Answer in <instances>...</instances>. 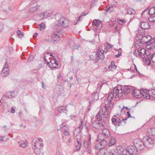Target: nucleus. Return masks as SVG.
<instances>
[{
	"label": "nucleus",
	"instance_id": "27",
	"mask_svg": "<svg viewBox=\"0 0 155 155\" xmlns=\"http://www.w3.org/2000/svg\"><path fill=\"white\" fill-rule=\"evenodd\" d=\"M96 52H94L90 56L91 60L94 61H98L99 60V58H97Z\"/></svg>",
	"mask_w": 155,
	"mask_h": 155
},
{
	"label": "nucleus",
	"instance_id": "22",
	"mask_svg": "<svg viewBox=\"0 0 155 155\" xmlns=\"http://www.w3.org/2000/svg\"><path fill=\"white\" fill-rule=\"evenodd\" d=\"M102 148L99 149H96L97 150H100L97 153V155H105L106 154L107 149L105 148Z\"/></svg>",
	"mask_w": 155,
	"mask_h": 155
},
{
	"label": "nucleus",
	"instance_id": "15",
	"mask_svg": "<svg viewBox=\"0 0 155 155\" xmlns=\"http://www.w3.org/2000/svg\"><path fill=\"white\" fill-rule=\"evenodd\" d=\"M146 91L147 93H146V96L147 97H146V98L149 99L150 97L155 98V89H152L148 91L146 89Z\"/></svg>",
	"mask_w": 155,
	"mask_h": 155
},
{
	"label": "nucleus",
	"instance_id": "8",
	"mask_svg": "<svg viewBox=\"0 0 155 155\" xmlns=\"http://www.w3.org/2000/svg\"><path fill=\"white\" fill-rule=\"evenodd\" d=\"M114 96L116 94V96H117V97H121L123 94L122 87H115L114 88L113 92V93Z\"/></svg>",
	"mask_w": 155,
	"mask_h": 155
},
{
	"label": "nucleus",
	"instance_id": "56",
	"mask_svg": "<svg viewBox=\"0 0 155 155\" xmlns=\"http://www.w3.org/2000/svg\"><path fill=\"white\" fill-rule=\"evenodd\" d=\"M33 56L31 55L30 56L28 59V62H30L32 60H33Z\"/></svg>",
	"mask_w": 155,
	"mask_h": 155
},
{
	"label": "nucleus",
	"instance_id": "29",
	"mask_svg": "<svg viewBox=\"0 0 155 155\" xmlns=\"http://www.w3.org/2000/svg\"><path fill=\"white\" fill-rule=\"evenodd\" d=\"M116 143V140L113 137H111L109 141L108 146L109 147L114 145Z\"/></svg>",
	"mask_w": 155,
	"mask_h": 155
},
{
	"label": "nucleus",
	"instance_id": "16",
	"mask_svg": "<svg viewBox=\"0 0 155 155\" xmlns=\"http://www.w3.org/2000/svg\"><path fill=\"white\" fill-rule=\"evenodd\" d=\"M130 87L129 86H124L122 87L123 94L125 95H127L132 90L130 88Z\"/></svg>",
	"mask_w": 155,
	"mask_h": 155
},
{
	"label": "nucleus",
	"instance_id": "31",
	"mask_svg": "<svg viewBox=\"0 0 155 155\" xmlns=\"http://www.w3.org/2000/svg\"><path fill=\"white\" fill-rule=\"evenodd\" d=\"M79 129L77 128L74 131L73 134L74 136L77 137L81 135V132L82 130Z\"/></svg>",
	"mask_w": 155,
	"mask_h": 155
},
{
	"label": "nucleus",
	"instance_id": "24",
	"mask_svg": "<svg viewBox=\"0 0 155 155\" xmlns=\"http://www.w3.org/2000/svg\"><path fill=\"white\" fill-rule=\"evenodd\" d=\"M143 142L138 139H135L133 142V143L135 147L137 149L138 147H139V145L140 144H142Z\"/></svg>",
	"mask_w": 155,
	"mask_h": 155
},
{
	"label": "nucleus",
	"instance_id": "3",
	"mask_svg": "<svg viewBox=\"0 0 155 155\" xmlns=\"http://www.w3.org/2000/svg\"><path fill=\"white\" fill-rule=\"evenodd\" d=\"M97 141L98 142L95 146L96 149L104 148L107 144V142L105 140L104 136L102 134H98Z\"/></svg>",
	"mask_w": 155,
	"mask_h": 155
},
{
	"label": "nucleus",
	"instance_id": "52",
	"mask_svg": "<svg viewBox=\"0 0 155 155\" xmlns=\"http://www.w3.org/2000/svg\"><path fill=\"white\" fill-rule=\"evenodd\" d=\"M50 54V55L51 56H52V55L51 54H50L49 52H48L47 53H45L44 58L45 60L46 61H47V59H46V58L47 56V55L48 54Z\"/></svg>",
	"mask_w": 155,
	"mask_h": 155
},
{
	"label": "nucleus",
	"instance_id": "47",
	"mask_svg": "<svg viewBox=\"0 0 155 155\" xmlns=\"http://www.w3.org/2000/svg\"><path fill=\"white\" fill-rule=\"evenodd\" d=\"M62 130H64V134L66 136L68 135L69 134V133L68 130L67 128L66 129H65L62 128Z\"/></svg>",
	"mask_w": 155,
	"mask_h": 155
},
{
	"label": "nucleus",
	"instance_id": "32",
	"mask_svg": "<svg viewBox=\"0 0 155 155\" xmlns=\"http://www.w3.org/2000/svg\"><path fill=\"white\" fill-rule=\"evenodd\" d=\"M91 97L93 101H97L98 99V94L96 92L92 94Z\"/></svg>",
	"mask_w": 155,
	"mask_h": 155
},
{
	"label": "nucleus",
	"instance_id": "13",
	"mask_svg": "<svg viewBox=\"0 0 155 155\" xmlns=\"http://www.w3.org/2000/svg\"><path fill=\"white\" fill-rule=\"evenodd\" d=\"M8 64L7 62H5V65L1 72V74L3 77H5L8 75L9 69L8 68Z\"/></svg>",
	"mask_w": 155,
	"mask_h": 155
},
{
	"label": "nucleus",
	"instance_id": "45",
	"mask_svg": "<svg viewBox=\"0 0 155 155\" xmlns=\"http://www.w3.org/2000/svg\"><path fill=\"white\" fill-rule=\"evenodd\" d=\"M148 20L151 22H155V15L151 16L148 18Z\"/></svg>",
	"mask_w": 155,
	"mask_h": 155
},
{
	"label": "nucleus",
	"instance_id": "10",
	"mask_svg": "<svg viewBox=\"0 0 155 155\" xmlns=\"http://www.w3.org/2000/svg\"><path fill=\"white\" fill-rule=\"evenodd\" d=\"M52 13V11L51 10H47L40 13L39 15L41 19H43L50 16Z\"/></svg>",
	"mask_w": 155,
	"mask_h": 155
},
{
	"label": "nucleus",
	"instance_id": "54",
	"mask_svg": "<svg viewBox=\"0 0 155 155\" xmlns=\"http://www.w3.org/2000/svg\"><path fill=\"white\" fill-rule=\"evenodd\" d=\"M87 14H85V13L84 12H83L81 13V15H80L79 17V19H78L77 20V21H78L80 19L82 16H85Z\"/></svg>",
	"mask_w": 155,
	"mask_h": 155
},
{
	"label": "nucleus",
	"instance_id": "1",
	"mask_svg": "<svg viewBox=\"0 0 155 155\" xmlns=\"http://www.w3.org/2000/svg\"><path fill=\"white\" fill-rule=\"evenodd\" d=\"M55 18L57 21V24H56V32H54L51 35L52 40L54 41L59 40L61 35H63L64 34V31L62 29H60V27H67L69 25V21L63 16L60 14L58 13L55 15Z\"/></svg>",
	"mask_w": 155,
	"mask_h": 155
},
{
	"label": "nucleus",
	"instance_id": "53",
	"mask_svg": "<svg viewBox=\"0 0 155 155\" xmlns=\"http://www.w3.org/2000/svg\"><path fill=\"white\" fill-rule=\"evenodd\" d=\"M115 5H112V6H111L110 7H109V8L108 9L107 11H108V12L112 11L113 10L112 9V8H115Z\"/></svg>",
	"mask_w": 155,
	"mask_h": 155
},
{
	"label": "nucleus",
	"instance_id": "20",
	"mask_svg": "<svg viewBox=\"0 0 155 155\" xmlns=\"http://www.w3.org/2000/svg\"><path fill=\"white\" fill-rule=\"evenodd\" d=\"M104 51L103 50H101L96 53L97 57L99 58V60L100 59L104 60Z\"/></svg>",
	"mask_w": 155,
	"mask_h": 155
},
{
	"label": "nucleus",
	"instance_id": "12",
	"mask_svg": "<svg viewBox=\"0 0 155 155\" xmlns=\"http://www.w3.org/2000/svg\"><path fill=\"white\" fill-rule=\"evenodd\" d=\"M43 8L41 5H36L29 9V12L31 14L40 11Z\"/></svg>",
	"mask_w": 155,
	"mask_h": 155
},
{
	"label": "nucleus",
	"instance_id": "28",
	"mask_svg": "<svg viewBox=\"0 0 155 155\" xmlns=\"http://www.w3.org/2000/svg\"><path fill=\"white\" fill-rule=\"evenodd\" d=\"M18 144L19 146L21 147L22 148H25L27 146L28 142L27 141L19 142Z\"/></svg>",
	"mask_w": 155,
	"mask_h": 155
},
{
	"label": "nucleus",
	"instance_id": "11",
	"mask_svg": "<svg viewBox=\"0 0 155 155\" xmlns=\"http://www.w3.org/2000/svg\"><path fill=\"white\" fill-rule=\"evenodd\" d=\"M133 146H130L128 147L126 149L131 155H137L138 151Z\"/></svg>",
	"mask_w": 155,
	"mask_h": 155
},
{
	"label": "nucleus",
	"instance_id": "21",
	"mask_svg": "<svg viewBox=\"0 0 155 155\" xmlns=\"http://www.w3.org/2000/svg\"><path fill=\"white\" fill-rule=\"evenodd\" d=\"M58 111L60 113H64L67 114V111L66 106H61L58 107Z\"/></svg>",
	"mask_w": 155,
	"mask_h": 155
},
{
	"label": "nucleus",
	"instance_id": "60",
	"mask_svg": "<svg viewBox=\"0 0 155 155\" xmlns=\"http://www.w3.org/2000/svg\"><path fill=\"white\" fill-rule=\"evenodd\" d=\"M121 51H119L118 52V54H117L115 55V57L116 58H118L121 55Z\"/></svg>",
	"mask_w": 155,
	"mask_h": 155
},
{
	"label": "nucleus",
	"instance_id": "62",
	"mask_svg": "<svg viewBox=\"0 0 155 155\" xmlns=\"http://www.w3.org/2000/svg\"><path fill=\"white\" fill-rule=\"evenodd\" d=\"M98 29H101L102 27V25L101 24V22L100 24H99V25H98V26H96Z\"/></svg>",
	"mask_w": 155,
	"mask_h": 155
},
{
	"label": "nucleus",
	"instance_id": "57",
	"mask_svg": "<svg viewBox=\"0 0 155 155\" xmlns=\"http://www.w3.org/2000/svg\"><path fill=\"white\" fill-rule=\"evenodd\" d=\"M120 25H117L116 26L115 28V29L116 30H120L121 27L120 26Z\"/></svg>",
	"mask_w": 155,
	"mask_h": 155
},
{
	"label": "nucleus",
	"instance_id": "51",
	"mask_svg": "<svg viewBox=\"0 0 155 155\" xmlns=\"http://www.w3.org/2000/svg\"><path fill=\"white\" fill-rule=\"evenodd\" d=\"M119 25H122L123 23L126 22V21L124 19H121L119 20L118 21Z\"/></svg>",
	"mask_w": 155,
	"mask_h": 155
},
{
	"label": "nucleus",
	"instance_id": "14",
	"mask_svg": "<svg viewBox=\"0 0 155 155\" xmlns=\"http://www.w3.org/2000/svg\"><path fill=\"white\" fill-rule=\"evenodd\" d=\"M143 140L146 146L153 145L154 144V140L148 136H146L143 137Z\"/></svg>",
	"mask_w": 155,
	"mask_h": 155
},
{
	"label": "nucleus",
	"instance_id": "25",
	"mask_svg": "<svg viewBox=\"0 0 155 155\" xmlns=\"http://www.w3.org/2000/svg\"><path fill=\"white\" fill-rule=\"evenodd\" d=\"M106 154L107 155H117V153L115 149H107Z\"/></svg>",
	"mask_w": 155,
	"mask_h": 155
},
{
	"label": "nucleus",
	"instance_id": "58",
	"mask_svg": "<svg viewBox=\"0 0 155 155\" xmlns=\"http://www.w3.org/2000/svg\"><path fill=\"white\" fill-rule=\"evenodd\" d=\"M127 114L128 116V117H127L125 119H122V121L126 120L128 118H129L130 117V114L129 111H128L127 112Z\"/></svg>",
	"mask_w": 155,
	"mask_h": 155
},
{
	"label": "nucleus",
	"instance_id": "6",
	"mask_svg": "<svg viewBox=\"0 0 155 155\" xmlns=\"http://www.w3.org/2000/svg\"><path fill=\"white\" fill-rule=\"evenodd\" d=\"M114 98V94L112 92H110L108 95V97L105 98L104 103L105 104L104 107H108V108H110V105L112 104V101Z\"/></svg>",
	"mask_w": 155,
	"mask_h": 155
},
{
	"label": "nucleus",
	"instance_id": "2",
	"mask_svg": "<svg viewBox=\"0 0 155 155\" xmlns=\"http://www.w3.org/2000/svg\"><path fill=\"white\" fill-rule=\"evenodd\" d=\"M32 148L36 154H39L44 145L42 139L41 138H35L32 143Z\"/></svg>",
	"mask_w": 155,
	"mask_h": 155
},
{
	"label": "nucleus",
	"instance_id": "4",
	"mask_svg": "<svg viewBox=\"0 0 155 155\" xmlns=\"http://www.w3.org/2000/svg\"><path fill=\"white\" fill-rule=\"evenodd\" d=\"M146 91H147L146 89L135 90L132 92V95L134 97L138 98H140L142 97L146 98L147 97L146 96V93H147Z\"/></svg>",
	"mask_w": 155,
	"mask_h": 155
},
{
	"label": "nucleus",
	"instance_id": "19",
	"mask_svg": "<svg viewBox=\"0 0 155 155\" xmlns=\"http://www.w3.org/2000/svg\"><path fill=\"white\" fill-rule=\"evenodd\" d=\"M140 51V52L139 50H135L133 52L134 55L135 56L137 57H140L141 56L142 58H143V57H142V54H143L142 53V52H141V51H143L144 52H145V50H144V49H141Z\"/></svg>",
	"mask_w": 155,
	"mask_h": 155
},
{
	"label": "nucleus",
	"instance_id": "33",
	"mask_svg": "<svg viewBox=\"0 0 155 155\" xmlns=\"http://www.w3.org/2000/svg\"><path fill=\"white\" fill-rule=\"evenodd\" d=\"M149 13L150 15L151 16L155 15V7H152L150 8L149 10Z\"/></svg>",
	"mask_w": 155,
	"mask_h": 155
},
{
	"label": "nucleus",
	"instance_id": "5",
	"mask_svg": "<svg viewBox=\"0 0 155 155\" xmlns=\"http://www.w3.org/2000/svg\"><path fill=\"white\" fill-rule=\"evenodd\" d=\"M107 123L105 120H103L102 121L95 120L91 124L92 126L96 129H102L105 127L106 124Z\"/></svg>",
	"mask_w": 155,
	"mask_h": 155
},
{
	"label": "nucleus",
	"instance_id": "46",
	"mask_svg": "<svg viewBox=\"0 0 155 155\" xmlns=\"http://www.w3.org/2000/svg\"><path fill=\"white\" fill-rule=\"evenodd\" d=\"M152 41H151L149 45L150 46V48L152 49H155V42H154V40H152Z\"/></svg>",
	"mask_w": 155,
	"mask_h": 155
},
{
	"label": "nucleus",
	"instance_id": "7",
	"mask_svg": "<svg viewBox=\"0 0 155 155\" xmlns=\"http://www.w3.org/2000/svg\"><path fill=\"white\" fill-rule=\"evenodd\" d=\"M91 138L90 136L84 141V146L87 150V152L90 153L91 152L92 149L91 143Z\"/></svg>",
	"mask_w": 155,
	"mask_h": 155
},
{
	"label": "nucleus",
	"instance_id": "41",
	"mask_svg": "<svg viewBox=\"0 0 155 155\" xmlns=\"http://www.w3.org/2000/svg\"><path fill=\"white\" fill-rule=\"evenodd\" d=\"M121 120L120 119H117L115 123H114V124L116 127L119 126L121 125Z\"/></svg>",
	"mask_w": 155,
	"mask_h": 155
},
{
	"label": "nucleus",
	"instance_id": "50",
	"mask_svg": "<svg viewBox=\"0 0 155 155\" xmlns=\"http://www.w3.org/2000/svg\"><path fill=\"white\" fill-rule=\"evenodd\" d=\"M17 33L20 37L21 38L23 37V35L22 34L21 31L20 30H17Z\"/></svg>",
	"mask_w": 155,
	"mask_h": 155
},
{
	"label": "nucleus",
	"instance_id": "55",
	"mask_svg": "<svg viewBox=\"0 0 155 155\" xmlns=\"http://www.w3.org/2000/svg\"><path fill=\"white\" fill-rule=\"evenodd\" d=\"M56 155H62V154L60 150L58 149L56 151Z\"/></svg>",
	"mask_w": 155,
	"mask_h": 155
},
{
	"label": "nucleus",
	"instance_id": "40",
	"mask_svg": "<svg viewBox=\"0 0 155 155\" xmlns=\"http://www.w3.org/2000/svg\"><path fill=\"white\" fill-rule=\"evenodd\" d=\"M101 114L100 113V112H99L96 115L95 118L97 120L100 121L102 120V118L101 115L102 114Z\"/></svg>",
	"mask_w": 155,
	"mask_h": 155
},
{
	"label": "nucleus",
	"instance_id": "30",
	"mask_svg": "<svg viewBox=\"0 0 155 155\" xmlns=\"http://www.w3.org/2000/svg\"><path fill=\"white\" fill-rule=\"evenodd\" d=\"M116 66L114 64V62L112 61L111 62V64L109 65L108 68L110 70L114 71L116 69Z\"/></svg>",
	"mask_w": 155,
	"mask_h": 155
},
{
	"label": "nucleus",
	"instance_id": "64",
	"mask_svg": "<svg viewBox=\"0 0 155 155\" xmlns=\"http://www.w3.org/2000/svg\"><path fill=\"white\" fill-rule=\"evenodd\" d=\"M11 111L13 113H14L15 112V109H14L13 107H12L11 108Z\"/></svg>",
	"mask_w": 155,
	"mask_h": 155
},
{
	"label": "nucleus",
	"instance_id": "44",
	"mask_svg": "<svg viewBox=\"0 0 155 155\" xmlns=\"http://www.w3.org/2000/svg\"><path fill=\"white\" fill-rule=\"evenodd\" d=\"M45 25L44 23H42L38 25V28L40 30H43L45 29Z\"/></svg>",
	"mask_w": 155,
	"mask_h": 155
},
{
	"label": "nucleus",
	"instance_id": "23",
	"mask_svg": "<svg viewBox=\"0 0 155 155\" xmlns=\"http://www.w3.org/2000/svg\"><path fill=\"white\" fill-rule=\"evenodd\" d=\"M147 134L150 136H154L155 135V128H148L147 131Z\"/></svg>",
	"mask_w": 155,
	"mask_h": 155
},
{
	"label": "nucleus",
	"instance_id": "59",
	"mask_svg": "<svg viewBox=\"0 0 155 155\" xmlns=\"http://www.w3.org/2000/svg\"><path fill=\"white\" fill-rule=\"evenodd\" d=\"M4 25L2 23H0V32L2 30V29L3 28Z\"/></svg>",
	"mask_w": 155,
	"mask_h": 155
},
{
	"label": "nucleus",
	"instance_id": "49",
	"mask_svg": "<svg viewBox=\"0 0 155 155\" xmlns=\"http://www.w3.org/2000/svg\"><path fill=\"white\" fill-rule=\"evenodd\" d=\"M80 121L81 122V124H80L79 127H77V128H79V129L82 130L83 128L82 126V119H80Z\"/></svg>",
	"mask_w": 155,
	"mask_h": 155
},
{
	"label": "nucleus",
	"instance_id": "61",
	"mask_svg": "<svg viewBox=\"0 0 155 155\" xmlns=\"http://www.w3.org/2000/svg\"><path fill=\"white\" fill-rule=\"evenodd\" d=\"M117 120V119L115 118H112L111 119V121H112V123L114 124V123H115L116 121Z\"/></svg>",
	"mask_w": 155,
	"mask_h": 155
},
{
	"label": "nucleus",
	"instance_id": "63",
	"mask_svg": "<svg viewBox=\"0 0 155 155\" xmlns=\"http://www.w3.org/2000/svg\"><path fill=\"white\" fill-rule=\"evenodd\" d=\"M8 50H9V51L10 52L9 53H12V48L11 47H9L8 48Z\"/></svg>",
	"mask_w": 155,
	"mask_h": 155
},
{
	"label": "nucleus",
	"instance_id": "9",
	"mask_svg": "<svg viewBox=\"0 0 155 155\" xmlns=\"http://www.w3.org/2000/svg\"><path fill=\"white\" fill-rule=\"evenodd\" d=\"M111 108H108V107L104 106L102 108V113L101 114L104 117L106 122H108V118L109 117V111H110Z\"/></svg>",
	"mask_w": 155,
	"mask_h": 155
},
{
	"label": "nucleus",
	"instance_id": "43",
	"mask_svg": "<svg viewBox=\"0 0 155 155\" xmlns=\"http://www.w3.org/2000/svg\"><path fill=\"white\" fill-rule=\"evenodd\" d=\"M8 139L9 137L8 136H0V141H5L8 140Z\"/></svg>",
	"mask_w": 155,
	"mask_h": 155
},
{
	"label": "nucleus",
	"instance_id": "35",
	"mask_svg": "<svg viewBox=\"0 0 155 155\" xmlns=\"http://www.w3.org/2000/svg\"><path fill=\"white\" fill-rule=\"evenodd\" d=\"M147 56L148 59L150 60H151L153 62H155V53L152 54H150V57H149L148 55H147Z\"/></svg>",
	"mask_w": 155,
	"mask_h": 155
},
{
	"label": "nucleus",
	"instance_id": "34",
	"mask_svg": "<svg viewBox=\"0 0 155 155\" xmlns=\"http://www.w3.org/2000/svg\"><path fill=\"white\" fill-rule=\"evenodd\" d=\"M77 141L78 144L76 145V148L77 150H80L81 147V143L80 139L78 138Z\"/></svg>",
	"mask_w": 155,
	"mask_h": 155
},
{
	"label": "nucleus",
	"instance_id": "18",
	"mask_svg": "<svg viewBox=\"0 0 155 155\" xmlns=\"http://www.w3.org/2000/svg\"><path fill=\"white\" fill-rule=\"evenodd\" d=\"M151 37L150 36H144L142 37L141 40L144 41V42L146 43L148 45H149L151 41H152V40H150Z\"/></svg>",
	"mask_w": 155,
	"mask_h": 155
},
{
	"label": "nucleus",
	"instance_id": "36",
	"mask_svg": "<svg viewBox=\"0 0 155 155\" xmlns=\"http://www.w3.org/2000/svg\"><path fill=\"white\" fill-rule=\"evenodd\" d=\"M120 155H131L126 149L121 150Z\"/></svg>",
	"mask_w": 155,
	"mask_h": 155
},
{
	"label": "nucleus",
	"instance_id": "38",
	"mask_svg": "<svg viewBox=\"0 0 155 155\" xmlns=\"http://www.w3.org/2000/svg\"><path fill=\"white\" fill-rule=\"evenodd\" d=\"M127 14L129 15H134L135 13V11L132 8H129L127 10Z\"/></svg>",
	"mask_w": 155,
	"mask_h": 155
},
{
	"label": "nucleus",
	"instance_id": "39",
	"mask_svg": "<svg viewBox=\"0 0 155 155\" xmlns=\"http://www.w3.org/2000/svg\"><path fill=\"white\" fill-rule=\"evenodd\" d=\"M146 146V145L143 142L142 144H140L139 145V147H138L137 149L140 150H142Z\"/></svg>",
	"mask_w": 155,
	"mask_h": 155
},
{
	"label": "nucleus",
	"instance_id": "26",
	"mask_svg": "<svg viewBox=\"0 0 155 155\" xmlns=\"http://www.w3.org/2000/svg\"><path fill=\"white\" fill-rule=\"evenodd\" d=\"M103 134L107 138L110 135V133L108 130L107 129H103L102 131Z\"/></svg>",
	"mask_w": 155,
	"mask_h": 155
},
{
	"label": "nucleus",
	"instance_id": "42",
	"mask_svg": "<svg viewBox=\"0 0 155 155\" xmlns=\"http://www.w3.org/2000/svg\"><path fill=\"white\" fill-rule=\"evenodd\" d=\"M101 22L98 19H94L92 21V24L96 26H98V25L100 24Z\"/></svg>",
	"mask_w": 155,
	"mask_h": 155
},
{
	"label": "nucleus",
	"instance_id": "17",
	"mask_svg": "<svg viewBox=\"0 0 155 155\" xmlns=\"http://www.w3.org/2000/svg\"><path fill=\"white\" fill-rule=\"evenodd\" d=\"M140 26L144 29H147L150 27V25L147 21L142 22L140 24Z\"/></svg>",
	"mask_w": 155,
	"mask_h": 155
},
{
	"label": "nucleus",
	"instance_id": "37",
	"mask_svg": "<svg viewBox=\"0 0 155 155\" xmlns=\"http://www.w3.org/2000/svg\"><path fill=\"white\" fill-rule=\"evenodd\" d=\"M14 92L13 91H11L9 93H8L6 95V97L8 98H9L12 97H13L14 96Z\"/></svg>",
	"mask_w": 155,
	"mask_h": 155
},
{
	"label": "nucleus",
	"instance_id": "48",
	"mask_svg": "<svg viewBox=\"0 0 155 155\" xmlns=\"http://www.w3.org/2000/svg\"><path fill=\"white\" fill-rule=\"evenodd\" d=\"M112 47V45L109 44H107L106 46V49L107 51H108Z\"/></svg>",
	"mask_w": 155,
	"mask_h": 155
}]
</instances>
